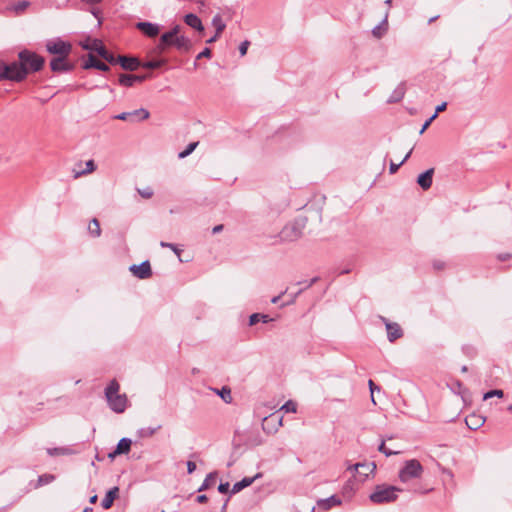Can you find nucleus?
<instances>
[{
	"label": "nucleus",
	"mask_w": 512,
	"mask_h": 512,
	"mask_svg": "<svg viewBox=\"0 0 512 512\" xmlns=\"http://www.w3.org/2000/svg\"><path fill=\"white\" fill-rule=\"evenodd\" d=\"M119 84L124 87H132L135 84L133 75L121 74L119 77Z\"/></svg>",
	"instance_id": "obj_37"
},
{
	"label": "nucleus",
	"mask_w": 512,
	"mask_h": 512,
	"mask_svg": "<svg viewBox=\"0 0 512 512\" xmlns=\"http://www.w3.org/2000/svg\"><path fill=\"white\" fill-rule=\"evenodd\" d=\"M423 473V466L416 459L407 460L399 471V479L406 483L412 479L420 478Z\"/></svg>",
	"instance_id": "obj_6"
},
{
	"label": "nucleus",
	"mask_w": 512,
	"mask_h": 512,
	"mask_svg": "<svg viewBox=\"0 0 512 512\" xmlns=\"http://www.w3.org/2000/svg\"><path fill=\"white\" fill-rule=\"evenodd\" d=\"M341 499L336 496V495H332L326 499H321L318 501V506L324 510H329L331 509L332 507H335V506H338L341 504Z\"/></svg>",
	"instance_id": "obj_22"
},
{
	"label": "nucleus",
	"mask_w": 512,
	"mask_h": 512,
	"mask_svg": "<svg viewBox=\"0 0 512 512\" xmlns=\"http://www.w3.org/2000/svg\"><path fill=\"white\" fill-rule=\"evenodd\" d=\"M7 73V63L0 60V81L4 80Z\"/></svg>",
	"instance_id": "obj_48"
},
{
	"label": "nucleus",
	"mask_w": 512,
	"mask_h": 512,
	"mask_svg": "<svg viewBox=\"0 0 512 512\" xmlns=\"http://www.w3.org/2000/svg\"><path fill=\"white\" fill-rule=\"evenodd\" d=\"M159 429H161V425L156 427H143L137 430V436L139 438H149L152 437Z\"/></svg>",
	"instance_id": "obj_30"
},
{
	"label": "nucleus",
	"mask_w": 512,
	"mask_h": 512,
	"mask_svg": "<svg viewBox=\"0 0 512 512\" xmlns=\"http://www.w3.org/2000/svg\"><path fill=\"white\" fill-rule=\"evenodd\" d=\"M212 25L215 27L217 35H220L226 27V24L223 22L219 14L213 17Z\"/></svg>",
	"instance_id": "obj_36"
},
{
	"label": "nucleus",
	"mask_w": 512,
	"mask_h": 512,
	"mask_svg": "<svg viewBox=\"0 0 512 512\" xmlns=\"http://www.w3.org/2000/svg\"><path fill=\"white\" fill-rule=\"evenodd\" d=\"M281 410L285 411L286 413H296V411H297V404L293 400H288L281 407Z\"/></svg>",
	"instance_id": "obj_39"
},
{
	"label": "nucleus",
	"mask_w": 512,
	"mask_h": 512,
	"mask_svg": "<svg viewBox=\"0 0 512 512\" xmlns=\"http://www.w3.org/2000/svg\"><path fill=\"white\" fill-rule=\"evenodd\" d=\"M347 470L351 472H355L359 475L360 481L364 482L369 477L370 474H373L376 470V464L374 462L371 463H356L347 468Z\"/></svg>",
	"instance_id": "obj_11"
},
{
	"label": "nucleus",
	"mask_w": 512,
	"mask_h": 512,
	"mask_svg": "<svg viewBox=\"0 0 512 512\" xmlns=\"http://www.w3.org/2000/svg\"><path fill=\"white\" fill-rule=\"evenodd\" d=\"M260 321V313H253L249 317V325L253 326L257 324Z\"/></svg>",
	"instance_id": "obj_50"
},
{
	"label": "nucleus",
	"mask_w": 512,
	"mask_h": 512,
	"mask_svg": "<svg viewBox=\"0 0 512 512\" xmlns=\"http://www.w3.org/2000/svg\"><path fill=\"white\" fill-rule=\"evenodd\" d=\"M306 226V218H297L293 222L285 225L279 236L282 241L292 242L299 239Z\"/></svg>",
	"instance_id": "obj_4"
},
{
	"label": "nucleus",
	"mask_w": 512,
	"mask_h": 512,
	"mask_svg": "<svg viewBox=\"0 0 512 512\" xmlns=\"http://www.w3.org/2000/svg\"><path fill=\"white\" fill-rule=\"evenodd\" d=\"M214 391L221 397V399L225 403L229 404L232 402L231 389L229 387L223 386L220 390L215 389Z\"/></svg>",
	"instance_id": "obj_32"
},
{
	"label": "nucleus",
	"mask_w": 512,
	"mask_h": 512,
	"mask_svg": "<svg viewBox=\"0 0 512 512\" xmlns=\"http://www.w3.org/2000/svg\"><path fill=\"white\" fill-rule=\"evenodd\" d=\"M120 385L113 379L105 388V396L109 407L116 413H122L126 409L127 397L119 394Z\"/></svg>",
	"instance_id": "obj_1"
},
{
	"label": "nucleus",
	"mask_w": 512,
	"mask_h": 512,
	"mask_svg": "<svg viewBox=\"0 0 512 512\" xmlns=\"http://www.w3.org/2000/svg\"><path fill=\"white\" fill-rule=\"evenodd\" d=\"M511 257V255L509 253H504V254H499L498 255V259L500 261H506L508 260L509 258Z\"/></svg>",
	"instance_id": "obj_61"
},
{
	"label": "nucleus",
	"mask_w": 512,
	"mask_h": 512,
	"mask_svg": "<svg viewBox=\"0 0 512 512\" xmlns=\"http://www.w3.org/2000/svg\"><path fill=\"white\" fill-rule=\"evenodd\" d=\"M433 267L435 270H441L444 268V263L442 261H439V260H435L433 262Z\"/></svg>",
	"instance_id": "obj_55"
},
{
	"label": "nucleus",
	"mask_w": 512,
	"mask_h": 512,
	"mask_svg": "<svg viewBox=\"0 0 512 512\" xmlns=\"http://www.w3.org/2000/svg\"><path fill=\"white\" fill-rule=\"evenodd\" d=\"M26 79V72L22 67L20 61H13L7 63V73L4 80H10L14 82H22Z\"/></svg>",
	"instance_id": "obj_9"
},
{
	"label": "nucleus",
	"mask_w": 512,
	"mask_h": 512,
	"mask_svg": "<svg viewBox=\"0 0 512 512\" xmlns=\"http://www.w3.org/2000/svg\"><path fill=\"white\" fill-rule=\"evenodd\" d=\"M401 491L402 489L399 487L381 484L375 487V490L370 494L369 499L374 504L392 503L398 499V493Z\"/></svg>",
	"instance_id": "obj_3"
},
{
	"label": "nucleus",
	"mask_w": 512,
	"mask_h": 512,
	"mask_svg": "<svg viewBox=\"0 0 512 512\" xmlns=\"http://www.w3.org/2000/svg\"><path fill=\"white\" fill-rule=\"evenodd\" d=\"M129 269L139 279H147L152 275L151 265L148 260L143 261L139 265L134 264Z\"/></svg>",
	"instance_id": "obj_13"
},
{
	"label": "nucleus",
	"mask_w": 512,
	"mask_h": 512,
	"mask_svg": "<svg viewBox=\"0 0 512 512\" xmlns=\"http://www.w3.org/2000/svg\"><path fill=\"white\" fill-rule=\"evenodd\" d=\"M184 21L191 28H193L197 31H200V32L204 31V26L202 24V21L196 14L189 13V14L185 15Z\"/></svg>",
	"instance_id": "obj_21"
},
{
	"label": "nucleus",
	"mask_w": 512,
	"mask_h": 512,
	"mask_svg": "<svg viewBox=\"0 0 512 512\" xmlns=\"http://www.w3.org/2000/svg\"><path fill=\"white\" fill-rule=\"evenodd\" d=\"M217 478V472L213 471L207 474L206 478L204 479L201 486L198 488V492H202L207 490L210 486H212L215 483V480Z\"/></svg>",
	"instance_id": "obj_29"
},
{
	"label": "nucleus",
	"mask_w": 512,
	"mask_h": 512,
	"mask_svg": "<svg viewBox=\"0 0 512 512\" xmlns=\"http://www.w3.org/2000/svg\"><path fill=\"white\" fill-rule=\"evenodd\" d=\"M30 6V2L27 0H21L12 4L8 9L13 11L16 15L23 14L26 9Z\"/></svg>",
	"instance_id": "obj_27"
},
{
	"label": "nucleus",
	"mask_w": 512,
	"mask_h": 512,
	"mask_svg": "<svg viewBox=\"0 0 512 512\" xmlns=\"http://www.w3.org/2000/svg\"><path fill=\"white\" fill-rule=\"evenodd\" d=\"M18 59L26 72V77L31 73L39 72L43 69L45 58L34 51L23 49L18 53Z\"/></svg>",
	"instance_id": "obj_2"
},
{
	"label": "nucleus",
	"mask_w": 512,
	"mask_h": 512,
	"mask_svg": "<svg viewBox=\"0 0 512 512\" xmlns=\"http://www.w3.org/2000/svg\"><path fill=\"white\" fill-rule=\"evenodd\" d=\"M160 246L163 248H169V250H172L177 256H180V254L182 252V250L179 249L178 246L173 243L161 241Z\"/></svg>",
	"instance_id": "obj_42"
},
{
	"label": "nucleus",
	"mask_w": 512,
	"mask_h": 512,
	"mask_svg": "<svg viewBox=\"0 0 512 512\" xmlns=\"http://www.w3.org/2000/svg\"><path fill=\"white\" fill-rule=\"evenodd\" d=\"M132 440L130 438H122L116 446V453L128 454L131 450Z\"/></svg>",
	"instance_id": "obj_26"
},
{
	"label": "nucleus",
	"mask_w": 512,
	"mask_h": 512,
	"mask_svg": "<svg viewBox=\"0 0 512 512\" xmlns=\"http://www.w3.org/2000/svg\"><path fill=\"white\" fill-rule=\"evenodd\" d=\"M135 27L149 38L156 37L160 32V26L152 22H137Z\"/></svg>",
	"instance_id": "obj_14"
},
{
	"label": "nucleus",
	"mask_w": 512,
	"mask_h": 512,
	"mask_svg": "<svg viewBox=\"0 0 512 512\" xmlns=\"http://www.w3.org/2000/svg\"><path fill=\"white\" fill-rule=\"evenodd\" d=\"M260 477H262V473H257L253 477H244L241 481L236 482L232 486V489L230 490V494L233 495V494L239 493L244 488L249 487L250 485H252L254 483V481L256 479L260 478Z\"/></svg>",
	"instance_id": "obj_16"
},
{
	"label": "nucleus",
	"mask_w": 512,
	"mask_h": 512,
	"mask_svg": "<svg viewBox=\"0 0 512 512\" xmlns=\"http://www.w3.org/2000/svg\"><path fill=\"white\" fill-rule=\"evenodd\" d=\"M179 31H180V26H179V25H176V26H174V27H173L170 31H168V32H169V33H171V35H172L173 37H177V36H179V35H178Z\"/></svg>",
	"instance_id": "obj_57"
},
{
	"label": "nucleus",
	"mask_w": 512,
	"mask_h": 512,
	"mask_svg": "<svg viewBox=\"0 0 512 512\" xmlns=\"http://www.w3.org/2000/svg\"><path fill=\"white\" fill-rule=\"evenodd\" d=\"M382 319L385 322L387 338L390 342H394L403 336V330L398 323L388 322L385 318Z\"/></svg>",
	"instance_id": "obj_15"
},
{
	"label": "nucleus",
	"mask_w": 512,
	"mask_h": 512,
	"mask_svg": "<svg viewBox=\"0 0 512 512\" xmlns=\"http://www.w3.org/2000/svg\"><path fill=\"white\" fill-rule=\"evenodd\" d=\"M166 60L165 59H156V60H151V61H147L145 63H141V67L143 68H146V69H158L162 66H164L166 64Z\"/></svg>",
	"instance_id": "obj_33"
},
{
	"label": "nucleus",
	"mask_w": 512,
	"mask_h": 512,
	"mask_svg": "<svg viewBox=\"0 0 512 512\" xmlns=\"http://www.w3.org/2000/svg\"><path fill=\"white\" fill-rule=\"evenodd\" d=\"M55 479L52 474H42L38 477V486L46 485L51 483Z\"/></svg>",
	"instance_id": "obj_40"
},
{
	"label": "nucleus",
	"mask_w": 512,
	"mask_h": 512,
	"mask_svg": "<svg viewBox=\"0 0 512 512\" xmlns=\"http://www.w3.org/2000/svg\"><path fill=\"white\" fill-rule=\"evenodd\" d=\"M83 68L84 69H91V68H95V69H98L100 71H109V66L98 60L94 55L92 54H89L88 56V60L83 64Z\"/></svg>",
	"instance_id": "obj_19"
},
{
	"label": "nucleus",
	"mask_w": 512,
	"mask_h": 512,
	"mask_svg": "<svg viewBox=\"0 0 512 512\" xmlns=\"http://www.w3.org/2000/svg\"><path fill=\"white\" fill-rule=\"evenodd\" d=\"M223 229H224V226L222 224L216 225L215 227H213L212 233L217 234V233L221 232Z\"/></svg>",
	"instance_id": "obj_60"
},
{
	"label": "nucleus",
	"mask_w": 512,
	"mask_h": 512,
	"mask_svg": "<svg viewBox=\"0 0 512 512\" xmlns=\"http://www.w3.org/2000/svg\"><path fill=\"white\" fill-rule=\"evenodd\" d=\"M50 68L54 73H66L73 71L75 64L69 60V56H54L50 60Z\"/></svg>",
	"instance_id": "obj_8"
},
{
	"label": "nucleus",
	"mask_w": 512,
	"mask_h": 512,
	"mask_svg": "<svg viewBox=\"0 0 512 512\" xmlns=\"http://www.w3.org/2000/svg\"><path fill=\"white\" fill-rule=\"evenodd\" d=\"M75 453H76V451L72 447H69V446L47 448V454L52 457L62 456V455H73Z\"/></svg>",
	"instance_id": "obj_23"
},
{
	"label": "nucleus",
	"mask_w": 512,
	"mask_h": 512,
	"mask_svg": "<svg viewBox=\"0 0 512 512\" xmlns=\"http://www.w3.org/2000/svg\"><path fill=\"white\" fill-rule=\"evenodd\" d=\"M387 18H385L379 25L375 26L372 30V34L376 38H381L384 32L387 30Z\"/></svg>",
	"instance_id": "obj_35"
},
{
	"label": "nucleus",
	"mask_w": 512,
	"mask_h": 512,
	"mask_svg": "<svg viewBox=\"0 0 512 512\" xmlns=\"http://www.w3.org/2000/svg\"><path fill=\"white\" fill-rule=\"evenodd\" d=\"M116 64H120V66L124 70H128V71H135L139 67H141V62L138 58L133 57V56H125V55H120V56L116 57Z\"/></svg>",
	"instance_id": "obj_12"
},
{
	"label": "nucleus",
	"mask_w": 512,
	"mask_h": 512,
	"mask_svg": "<svg viewBox=\"0 0 512 512\" xmlns=\"http://www.w3.org/2000/svg\"><path fill=\"white\" fill-rule=\"evenodd\" d=\"M368 385H369V389H370V392H371V400L375 404V400H374L373 394H374L375 391H380V387L377 386L372 380L368 381Z\"/></svg>",
	"instance_id": "obj_45"
},
{
	"label": "nucleus",
	"mask_w": 512,
	"mask_h": 512,
	"mask_svg": "<svg viewBox=\"0 0 512 512\" xmlns=\"http://www.w3.org/2000/svg\"><path fill=\"white\" fill-rule=\"evenodd\" d=\"M378 450H379L380 452H382L383 454H385V456H387V457L392 456V455H395V454H397V453H398V452H396V451H392V450L388 449V448L386 447V445H385V442H384V441H382V442H381V444H380V445H379V447H378Z\"/></svg>",
	"instance_id": "obj_44"
},
{
	"label": "nucleus",
	"mask_w": 512,
	"mask_h": 512,
	"mask_svg": "<svg viewBox=\"0 0 512 512\" xmlns=\"http://www.w3.org/2000/svg\"><path fill=\"white\" fill-rule=\"evenodd\" d=\"M81 47L84 50L96 52L101 58L112 65L116 64V57L106 49L99 39L87 38L85 41L81 42Z\"/></svg>",
	"instance_id": "obj_5"
},
{
	"label": "nucleus",
	"mask_w": 512,
	"mask_h": 512,
	"mask_svg": "<svg viewBox=\"0 0 512 512\" xmlns=\"http://www.w3.org/2000/svg\"><path fill=\"white\" fill-rule=\"evenodd\" d=\"M119 488L117 486L109 489L106 492L105 497L101 501V506L104 509H110L115 501V499L118 497Z\"/></svg>",
	"instance_id": "obj_20"
},
{
	"label": "nucleus",
	"mask_w": 512,
	"mask_h": 512,
	"mask_svg": "<svg viewBox=\"0 0 512 512\" xmlns=\"http://www.w3.org/2000/svg\"><path fill=\"white\" fill-rule=\"evenodd\" d=\"M230 484L229 482H221L218 486L219 493L226 494L229 492Z\"/></svg>",
	"instance_id": "obj_46"
},
{
	"label": "nucleus",
	"mask_w": 512,
	"mask_h": 512,
	"mask_svg": "<svg viewBox=\"0 0 512 512\" xmlns=\"http://www.w3.org/2000/svg\"><path fill=\"white\" fill-rule=\"evenodd\" d=\"M180 51H189L191 48V41L189 38L181 35L177 36L174 40V45Z\"/></svg>",
	"instance_id": "obj_25"
},
{
	"label": "nucleus",
	"mask_w": 512,
	"mask_h": 512,
	"mask_svg": "<svg viewBox=\"0 0 512 512\" xmlns=\"http://www.w3.org/2000/svg\"><path fill=\"white\" fill-rule=\"evenodd\" d=\"M86 168L84 170L76 171L74 170V178H79L85 174L92 173L96 169L95 162L93 160H88L86 163Z\"/></svg>",
	"instance_id": "obj_31"
},
{
	"label": "nucleus",
	"mask_w": 512,
	"mask_h": 512,
	"mask_svg": "<svg viewBox=\"0 0 512 512\" xmlns=\"http://www.w3.org/2000/svg\"><path fill=\"white\" fill-rule=\"evenodd\" d=\"M150 113L145 108H139L131 112H122L114 116V119L128 121L131 123L140 122L148 119Z\"/></svg>",
	"instance_id": "obj_10"
},
{
	"label": "nucleus",
	"mask_w": 512,
	"mask_h": 512,
	"mask_svg": "<svg viewBox=\"0 0 512 512\" xmlns=\"http://www.w3.org/2000/svg\"><path fill=\"white\" fill-rule=\"evenodd\" d=\"M494 396H497L499 398H502L504 396V392L503 390H500V389H494V390H490L488 392H486L483 396V399L484 400H487L489 398H492Z\"/></svg>",
	"instance_id": "obj_41"
},
{
	"label": "nucleus",
	"mask_w": 512,
	"mask_h": 512,
	"mask_svg": "<svg viewBox=\"0 0 512 512\" xmlns=\"http://www.w3.org/2000/svg\"><path fill=\"white\" fill-rule=\"evenodd\" d=\"M260 321H262L263 323H268L272 321V318H270L269 315L267 314H260Z\"/></svg>",
	"instance_id": "obj_59"
},
{
	"label": "nucleus",
	"mask_w": 512,
	"mask_h": 512,
	"mask_svg": "<svg viewBox=\"0 0 512 512\" xmlns=\"http://www.w3.org/2000/svg\"><path fill=\"white\" fill-rule=\"evenodd\" d=\"M89 233L93 237H99L101 234L100 223L96 218H93L88 226Z\"/></svg>",
	"instance_id": "obj_34"
},
{
	"label": "nucleus",
	"mask_w": 512,
	"mask_h": 512,
	"mask_svg": "<svg viewBox=\"0 0 512 512\" xmlns=\"http://www.w3.org/2000/svg\"><path fill=\"white\" fill-rule=\"evenodd\" d=\"M286 291H287V290H285L284 292H282L280 295L273 297V298L271 299V302H272L273 304L278 303V301H279V300L281 299V297L286 293Z\"/></svg>",
	"instance_id": "obj_64"
},
{
	"label": "nucleus",
	"mask_w": 512,
	"mask_h": 512,
	"mask_svg": "<svg viewBox=\"0 0 512 512\" xmlns=\"http://www.w3.org/2000/svg\"><path fill=\"white\" fill-rule=\"evenodd\" d=\"M403 164L400 162L398 164H395L394 162H391L390 163V167H389V170H390V173L391 174H394L398 171V169L400 168V166H402Z\"/></svg>",
	"instance_id": "obj_52"
},
{
	"label": "nucleus",
	"mask_w": 512,
	"mask_h": 512,
	"mask_svg": "<svg viewBox=\"0 0 512 512\" xmlns=\"http://www.w3.org/2000/svg\"><path fill=\"white\" fill-rule=\"evenodd\" d=\"M434 169L430 168L417 177V184L423 189L428 190L432 186Z\"/></svg>",
	"instance_id": "obj_17"
},
{
	"label": "nucleus",
	"mask_w": 512,
	"mask_h": 512,
	"mask_svg": "<svg viewBox=\"0 0 512 512\" xmlns=\"http://www.w3.org/2000/svg\"><path fill=\"white\" fill-rule=\"evenodd\" d=\"M431 125L430 121L426 120L420 129V134H423L425 130Z\"/></svg>",
	"instance_id": "obj_62"
},
{
	"label": "nucleus",
	"mask_w": 512,
	"mask_h": 512,
	"mask_svg": "<svg viewBox=\"0 0 512 512\" xmlns=\"http://www.w3.org/2000/svg\"><path fill=\"white\" fill-rule=\"evenodd\" d=\"M175 38L176 37H173L169 32L163 33L160 37V42L157 45V49L159 50V52L162 53L167 46L174 45Z\"/></svg>",
	"instance_id": "obj_24"
},
{
	"label": "nucleus",
	"mask_w": 512,
	"mask_h": 512,
	"mask_svg": "<svg viewBox=\"0 0 512 512\" xmlns=\"http://www.w3.org/2000/svg\"><path fill=\"white\" fill-rule=\"evenodd\" d=\"M250 42L245 40L239 46V52L241 56L246 55Z\"/></svg>",
	"instance_id": "obj_47"
},
{
	"label": "nucleus",
	"mask_w": 512,
	"mask_h": 512,
	"mask_svg": "<svg viewBox=\"0 0 512 512\" xmlns=\"http://www.w3.org/2000/svg\"><path fill=\"white\" fill-rule=\"evenodd\" d=\"M196 470V464L193 461H187V472L192 474Z\"/></svg>",
	"instance_id": "obj_53"
},
{
	"label": "nucleus",
	"mask_w": 512,
	"mask_h": 512,
	"mask_svg": "<svg viewBox=\"0 0 512 512\" xmlns=\"http://www.w3.org/2000/svg\"><path fill=\"white\" fill-rule=\"evenodd\" d=\"M463 350H464V352H465L466 354H468V355H470V356L474 353V348H473V347H471V346H465V347L463 348Z\"/></svg>",
	"instance_id": "obj_63"
},
{
	"label": "nucleus",
	"mask_w": 512,
	"mask_h": 512,
	"mask_svg": "<svg viewBox=\"0 0 512 512\" xmlns=\"http://www.w3.org/2000/svg\"><path fill=\"white\" fill-rule=\"evenodd\" d=\"M447 107V103L443 102L440 105H438L435 109V113L438 115L440 112L444 111Z\"/></svg>",
	"instance_id": "obj_56"
},
{
	"label": "nucleus",
	"mask_w": 512,
	"mask_h": 512,
	"mask_svg": "<svg viewBox=\"0 0 512 512\" xmlns=\"http://www.w3.org/2000/svg\"><path fill=\"white\" fill-rule=\"evenodd\" d=\"M317 281H318V277H314V278H312L310 281L298 282L297 284H299V285L303 284V286H304V287H303L302 289H303V291H304L305 289L310 288V287H311L313 284H315Z\"/></svg>",
	"instance_id": "obj_49"
},
{
	"label": "nucleus",
	"mask_w": 512,
	"mask_h": 512,
	"mask_svg": "<svg viewBox=\"0 0 512 512\" xmlns=\"http://www.w3.org/2000/svg\"><path fill=\"white\" fill-rule=\"evenodd\" d=\"M133 78H134V81L135 83L137 82H143L146 78H147V75H133Z\"/></svg>",
	"instance_id": "obj_58"
},
{
	"label": "nucleus",
	"mask_w": 512,
	"mask_h": 512,
	"mask_svg": "<svg viewBox=\"0 0 512 512\" xmlns=\"http://www.w3.org/2000/svg\"><path fill=\"white\" fill-rule=\"evenodd\" d=\"M139 193H140V195H141L143 198H145V199H149V198H151V197H152V195H153V191H152L150 188H147V189H145V190H143V191H140V190H139Z\"/></svg>",
	"instance_id": "obj_51"
},
{
	"label": "nucleus",
	"mask_w": 512,
	"mask_h": 512,
	"mask_svg": "<svg viewBox=\"0 0 512 512\" xmlns=\"http://www.w3.org/2000/svg\"><path fill=\"white\" fill-rule=\"evenodd\" d=\"M208 501V497L205 494L198 495L196 498V502L200 504H204Z\"/></svg>",
	"instance_id": "obj_54"
},
{
	"label": "nucleus",
	"mask_w": 512,
	"mask_h": 512,
	"mask_svg": "<svg viewBox=\"0 0 512 512\" xmlns=\"http://www.w3.org/2000/svg\"><path fill=\"white\" fill-rule=\"evenodd\" d=\"M197 146H198V142H191V143H189L187 145V147L185 148V150L181 151L178 154V157L180 159H183V158L189 156L196 149Z\"/></svg>",
	"instance_id": "obj_38"
},
{
	"label": "nucleus",
	"mask_w": 512,
	"mask_h": 512,
	"mask_svg": "<svg viewBox=\"0 0 512 512\" xmlns=\"http://www.w3.org/2000/svg\"><path fill=\"white\" fill-rule=\"evenodd\" d=\"M404 95H405V89H404V86L401 84L392 92V94L388 98L387 102L388 103L399 102L403 99Z\"/></svg>",
	"instance_id": "obj_28"
},
{
	"label": "nucleus",
	"mask_w": 512,
	"mask_h": 512,
	"mask_svg": "<svg viewBox=\"0 0 512 512\" xmlns=\"http://www.w3.org/2000/svg\"><path fill=\"white\" fill-rule=\"evenodd\" d=\"M465 423L470 430H477L485 423V417L472 413L465 418Z\"/></svg>",
	"instance_id": "obj_18"
},
{
	"label": "nucleus",
	"mask_w": 512,
	"mask_h": 512,
	"mask_svg": "<svg viewBox=\"0 0 512 512\" xmlns=\"http://www.w3.org/2000/svg\"><path fill=\"white\" fill-rule=\"evenodd\" d=\"M46 51L54 56H70L72 44L60 38L48 40L46 42Z\"/></svg>",
	"instance_id": "obj_7"
},
{
	"label": "nucleus",
	"mask_w": 512,
	"mask_h": 512,
	"mask_svg": "<svg viewBox=\"0 0 512 512\" xmlns=\"http://www.w3.org/2000/svg\"><path fill=\"white\" fill-rule=\"evenodd\" d=\"M212 55V52H211V49L210 48H204L202 52H200L197 57H196V60H200L201 58H210ZM197 67V61L194 62V68Z\"/></svg>",
	"instance_id": "obj_43"
}]
</instances>
